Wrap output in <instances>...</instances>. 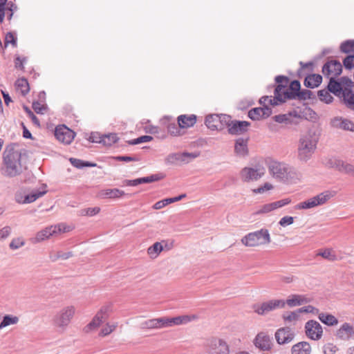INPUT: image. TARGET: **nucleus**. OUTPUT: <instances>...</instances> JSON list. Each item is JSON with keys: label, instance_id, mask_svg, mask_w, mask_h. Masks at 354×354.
<instances>
[{"label": "nucleus", "instance_id": "nucleus-1", "mask_svg": "<svg viewBox=\"0 0 354 354\" xmlns=\"http://www.w3.org/2000/svg\"><path fill=\"white\" fill-rule=\"evenodd\" d=\"M265 164L270 175L275 180L287 183H297L301 179V174L289 164L268 157Z\"/></svg>", "mask_w": 354, "mask_h": 354}, {"label": "nucleus", "instance_id": "nucleus-2", "mask_svg": "<svg viewBox=\"0 0 354 354\" xmlns=\"http://www.w3.org/2000/svg\"><path fill=\"white\" fill-rule=\"evenodd\" d=\"M198 319L195 314L181 315L176 317H160L145 320L140 324L143 330L162 329L177 326L185 325Z\"/></svg>", "mask_w": 354, "mask_h": 354}, {"label": "nucleus", "instance_id": "nucleus-3", "mask_svg": "<svg viewBox=\"0 0 354 354\" xmlns=\"http://www.w3.org/2000/svg\"><path fill=\"white\" fill-rule=\"evenodd\" d=\"M21 158V153L18 151L6 150L3 153V162L1 168V174L9 178L19 175L24 169Z\"/></svg>", "mask_w": 354, "mask_h": 354}, {"label": "nucleus", "instance_id": "nucleus-4", "mask_svg": "<svg viewBox=\"0 0 354 354\" xmlns=\"http://www.w3.org/2000/svg\"><path fill=\"white\" fill-rule=\"evenodd\" d=\"M318 136L314 131L310 130L301 134L298 145V158L302 161L309 160L314 153Z\"/></svg>", "mask_w": 354, "mask_h": 354}, {"label": "nucleus", "instance_id": "nucleus-5", "mask_svg": "<svg viewBox=\"0 0 354 354\" xmlns=\"http://www.w3.org/2000/svg\"><path fill=\"white\" fill-rule=\"evenodd\" d=\"M276 81L279 85L275 88V94L277 99L280 102H285L286 99L295 98L298 95L300 89L299 82L295 80L292 81L290 86L287 87L283 83L288 84V79L283 76H278L276 77Z\"/></svg>", "mask_w": 354, "mask_h": 354}, {"label": "nucleus", "instance_id": "nucleus-6", "mask_svg": "<svg viewBox=\"0 0 354 354\" xmlns=\"http://www.w3.org/2000/svg\"><path fill=\"white\" fill-rule=\"evenodd\" d=\"M270 236L266 229L250 232L241 239V243L246 247H258L268 244L270 242Z\"/></svg>", "mask_w": 354, "mask_h": 354}, {"label": "nucleus", "instance_id": "nucleus-7", "mask_svg": "<svg viewBox=\"0 0 354 354\" xmlns=\"http://www.w3.org/2000/svg\"><path fill=\"white\" fill-rule=\"evenodd\" d=\"M75 314L73 306H66L60 309L53 317V324L59 331H64Z\"/></svg>", "mask_w": 354, "mask_h": 354}, {"label": "nucleus", "instance_id": "nucleus-8", "mask_svg": "<svg viewBox=\"0 0 354 354\" xmlns=\"http://www.w3.org/2000/svg\"><path fill=\"white\" fill-rule=\"evenodd\" d=\"M47 192L46 186L43 185L41 187L31 191H21L16 194L15 201L19 204H28L42 197Z\"/></svg>", "mask_w": 354, "mask_h": 354}, {"label": "nucleus", "instance_id": "nucleus-9", "mask_svg": "<svg viewBox=\"0 0 354 354\" xmlns=\"http://www.w3.org/2000/svg\"><path fill=\"white\" fill-rule=\"evenodd\" d=\"M335 195L334 192L326 191L310 198L305 201L301 202L295 206V209H308L315 207L326 203Z\"/></svg>", "mask_w": 354, "mask_h": 354}, {"label": "nucleus", "instance_id": "nucleus-10", "mask_svg": "<svg viewBox=\"0 0 354 354\" xmlns=\"http://www.w3.org/2000/svg\"><path fill=\"white\" fill-rule=\"evenodd\" d=\"M200 156L198 151L171 153L165 158V163L167 165L177 164H187Z\"/></svg>", "mask_w": 354, "mask_h": 354}, {"label": "nucleus", "instance_id": "nucleus-11", "mask_svg": "<svg viewBox=\"0 0 354 354\" xmlns=\"http://www.w3.org/2000/svg\"><path fill=\"white\" fill-rule=\"evenodd\" d=\"M205 348L208 354H229L230 352L227 342L216 337H213L207 341Z\"/></svg>", "mask_w": 354, "mask_h": 354}, {"label": "nucleus", "instance_id": "nucleus-12", "mask_svg": "<svg viewBox=\"0 0 354 354\" xmlns=\"http://www.w3.org/2000/svg\"><path fill=\"white\" fill-rule=\"evenodd\" d=\"M265 172V169L263 167H245L240 171L239 177L245 183L254 182L261 178Z\"/></svg>", "mask_w": 354, "mask_h": 354}, {"label": "nucleus", "instance_id": "nucleus-13", "mask_svg": "<svg viewBox=\"0 0 354 354\" xmlns=\"http://www.w3.org/2000/svg\"><path fill=\"white\" fill-rule=\"evenodd\" d=\"M110 311V305L102 306L93 319L84 328V331L85 333H91L95 330L107 319Z\"/></svg>", "mask_w": 354, "mask_h": 354}, {"label": "nucleus", "instance_id": "nucleus-14", "mask_svg": "<svg viewBox=\"0 0 354 354\" xmlns=\"http://www.w3.org/2000/svg\"><path fill=\"white\" fill-rule=\"evenodd\" d=\"M230 122V116L227 115L212 114L206 117L205 124L211 130L221 131Z\"/></svg>", "mask_w": 354, "mask_h": 354}, {"label": "nucleus", "instance_id": "nucleus-15", "mask_svg": "<svg viewBox=\"0 0 354 354\" xmlns=\"http://www.w3.org/2000/svg\"><path fill=\"white\" fill-rule=\"evenodd\" d=\"M285 305V300L271 299L256 305L254 310L258 315H263L274 310L283 308Z\"/></svg>", "mask_w": 354, "mask_h": 354}, {"label": "nucleus", "instance_id": "nucleus-16", "mask_svg": "<svg viewBox=\"0 0 354 354\" xmlns=\"http://www.w3.org/2000/svg\"><path fill=\"white\" fill-rule=\"evenodd\" d=\"M55 136L57 140L65 145L70 144L75 138V133L65 125H59L55 128Z\"/></svg>", "mask_w": 354, "mask_h": 354}, {"label": "nucleus", "instance_id": "nucleus-17", "mask_svg": "<svg viewBox=\"0 0 354 354\" xmlns=\"http://www.w3.org/2000/svg\"><path fill=\"white\" fill-rule=\"evenodd\" d=\"M306 334L308 337L313 340L319 339L323 333L322 326L319 322L310 320L305 325Z\"/></svg>", "mask_w": 354, "mask_h": 354}, {"label": "nucleus", "instance_id": "nucleus-18", "mask_svg": "<svg viewBox=\"0 0 354 354\" xmlns=\"http://www.w3.org/2000/svg\"><path fill=\"white\" fill-rule=\"evenodd\" d=\"M253 343L257 348L263 351H270L272 345V337L265 332L259 333Z\"/></svg>", "mask_w": 354, "mask_h": 354}, {"label": "nucleus", "instance_id": "nucleus-19", "mask_svg": "<svg viewBox=\"0 0 354 354\" xmlns=\"http://www.w3.org/2000/svg\"><path fill=\"white\" fill-rule=\"evenodd\" d=\"M342 66L339 62L331 60L324 65L322 72L324 75L331 79L339 75L342 72Z\"/></svg>", "mask_w": 354, "mask_h": 354}, {"label": "nucleus", "instance_id": "nucleus-20", "mask_svg": "<svg viewBox=\"0 0 354 354\" xmlns=\"http://www.w3.org/2000/svg\"><path fill=\"white\" fill-rule=\"evenodd\" d=\"M295 336L294 332L288 327H283L275 333V339L278 344H285L290 342Z\"/></svg>", "mask_w": 354, "mask_h": 354}, {"label": "nucleus", "instance_id": "nucleus-21", "mask_svg": "<svg viewBox=\"0 0 354 354\" xmlns=\"http://www.w3.org/2000/svg\"><path fill=\"white\" fill-rule=\"evenodd\" d=\"M330 124L334 128L354 132V122L349 119L335 117L331 120Z\"/></svg>", "mask_w": 354, "mask_h": 354}, {"label": "nucleus", "instance_id": "nucleus-22", "mask_svg": "<svg viewBox=\"0 0 354 354\" xmlns=\"http://www.w3.org/2000/svg\"><path fill=\"white\" fill-rule=\"evenodd\" d=\"M171 248V245H169L166 241H162L160 242H156L151 246L147 249V254L151 259L157 258L161 252L165 250H169Z\"/></svg>", "mask_w": 354, "mask_h": 354}, {"label": "nucleus", "instance_id": "nucleus-23", "mask_svg": "<svg viewBox=\"0 0 354 354\" xmlns=\"http://www.w3.org/2000/svg\"><path fill=\"white\" fill-rule=\"evenodd\" d=\"M329 166L335 168L340 172L348 174L354 177V166L341 160L334 159L330 160Z\"/></svg>", "mask_w": 354, "mask_h": 354}, {"label": "nucleus", "instance_id": "nucleus-24", "mask_svg": "<svg viewBox=\"0 0 354 354\" xmlns=\"http://www.w3.org/2000/svg\"><path fill=\"white\" fill-rule=\"evenodd\" d=\"M250 124L245 121H232L227 124L226 127H228V131L231 134H241L247 131Z\"/></svg>", "mask_w": 354, "mask_h": 354}, {"label": "nucleus", "instance_id": "nucleus-25", "mask_svg": "<svg viewBox=\"0 0 354 354\" xmlns=\"http://www.w3.org/2000/svg\"><path fill=\"white\" fill-rule=\"evenodd\" d=\"M272 113L270 107H258L250 110L248 116L253 120H259L262 118H268Z\"/></svg>", "mask_w": 354, "mask_h": 354}, {"label": "nucleus", "instance_id": "nucleus-26", "mask_svg": "<svg viewBox=\"0 0 354 354\" xmlns=\"http://www.w3.org/2000/svg\"><path fill=\"white\" fill-rule=\"evenodd\" d=\"M160 179L158 174L151 175L147 177L140 178L134 180H125L123 183L125 186H137L142 183H150L158 181Z\"/></svg>", "mask_w": 354, "mask_h": 354}, {"label": "nucleus", "instance_id": "nucleus-27", "mask_svg": "<svg viewBox=\"0 0 354 354\" xmlns=\"http://www.w3.org/2000/svg\"><path fill=\"white\" fill-rule=\"evenodd\" d=\"M336 335L341 339L348 340L354 335V327L348 323H344L337 330Z\"/></svg>", "mask_w": 354, "mask_h": 354}, {"label": "nucleus", "instance_id": "nucleus-28", "mask_svg": "<svg viewBox=\"0 0 354 354\" xmlns=\"http://www.w3.org/2000/svg\"><path fill=\"white\" fill-rule=\"evenodd\" d=\"M234 153L240 158H244L248 154V140L238 138L234 144Z\"/></svg>", "mask_w": 354, "mask_h": 354}, {"label": "nucleus", "instance_id": "nucleus-29", "mask_svg": "<svg viewBox=\"0 0 354 354\" xmlns=\"http://www.w3.org/2000/svg\"><path fill=\"white\" fill-rule=\"evenodd\" d=\"M285 302L289 307L292 308L308 303L309 299L303 295H291Z\"/></svg>", "mask_w": 354, "mask_h": 354}, {"label": "nucleus", "instance_id": "nucleus-30", "mask_svg": "<svg viewBox=\"0 0 354 354\" xmlns=\"http://www.w3.org/2000/svg\"><path fill=\"white\" fill-rule=\"evenodd\" d=\"M124 194V192L119 189H107L100 190L97 196L100 198H118Z\"/></svg>", "mask_w": 354, "mask_h": 354}, {"label": "nucleus", "instance_id": "nucleus-31", "mask_svg": "<svg viewBox=\"0 0 354 354\" xmlns=\"http://www.w3.org/2000/svg\"><path fill=\"white\" fill-rule=\"evenodd\" d=\"M19 322V318L17 315L7 314L3 316L0 321V330L7 327L17 325Z\"/></svg>", "mask_w": 354, "mask_h": 354}, {"label": "nucleus", "instance_id": "nucleus-32", "mask_svg": "<svg viewBox=\"0 0 354 354\" xmlns=\"http://www.w3.org/2000/svg\"><path fill=\"white\" fill-rule=\"evenodd\" d=\"M50 226L53 236H57L64 233L69 232L75 228L73 225H68L64 223H61L57 225Z\"/></svg>", "mask_w": 354, "mask_h": 354}, {"label": "nucleus", "instance_id": "nucleus-33", "mask_svg": "<svg viewBox=\"0 0 354 354\" xmlns=\"http://www.w3.org/2000/svg\"><path fill=\"white\" fill-rule=\"evenodd\" d=\"M53 236L51 226L46 227L39 231L32 239L33 243H39Z\"/></svg>", "mask_w": 354, "mask_h": 354}, {"label": "nucleus", "instance_id": "nucleus-34", "mask_svg": "<svg viewBox=\"0 0 354 354\" xmlns=\"http://www.w3.org/2000/svg\"><path fill=\"white\" fill-rule=\"evenodd\" d=\"M196 121V115H182L178 118V125L180 128H188L192 127Z\"/></svg>", "mask_w": 354, "mask_h": 354}, {"label": "nucleus", "instance_id": "nucleus-35", "mask_svg": "<svg viewBox=\"0 0 354 354\" xmlns=\"http://www.w3.org/2000/svg\"><path fill=\"white\" fill-rule=\"evenodd\" d=\"M311 346L306 342H301L295 344L292 348V354H310Z\"/></svg>", "mask_w": 354, "mask_h": 354}, {"label": "nucleus", "instance_id": "nucleus-36", "mask_svg": "<svg viewBox=\"0 0 354 354\" xmlns=\"http://www.w3.org/2000/svg\"><path fill=\"white\" fill-rule=\"evenodd\" d=\"M118 140V135L116 133H109L102 135L99 137V140L93 139L92 140L95 142L102 143L104 145L111 146L115 143Z\"/></svg>", "mask_w": 354, "mask_h": 354}, {"label": "nucleus", "instance_id": "nucleus-37", "mask_svg": "<svg viewBox=\"0 0 354 354\" xmlns=\"http://www.w3.org/2000/svg\"><path fill=\"white\" fill-rule=\"evenodd\" d=\"M322 80V77L319 75H310L306 77L304 84L307 87L315 88L320 84Z\"/></svg>", "mask_w": 354, "mask_h": 354}, {"label": "nucleus", "instance_id": "nucleus-38", "mask_svg": "<svg viewBox=\"0 0 354 354\" xmlns=\"http://www.w3.org/2000/svg\"><path fill=\"white\" fill-rule=\"evenodd\" d=\"M282 318L285 323L295 324L300 319V315L298 310L293 312H286L283 314Z\"/></svg>", "mask_w": 354, "mask_h": 354}, {"label": "nucleus", "instance_id": "nucleus-39", "mask_svg": "<svg viewBox=\"0 0 354 354\" xmlns=\"http://www.w3.org/2000/svg\"><path fill=\"white\" fill-rule=\"evenodd\" d=\"M319 319L322 323L328 326H335L338 323V320L335 316L327 313H320Z\"/></svg>", "mask_w": 354, "mask_h": 354}, {"label": "nucleus", "instance_id": "nucleus-40", "mask_svg": "<svg viewBox=\"0 0 354 354\" xmlns=\"http://www.w3.org/2000/svg\"><path fill=\"white\" fill-rule=\"evenodd\" d=\"M16 89L23 95H25L29 91V84L25 78H20L16 81Z\"/></svg>", "mask_w": 354, "mask_h": 354}, {"label": "nucleus", "instance_id": "nucleus-41", "mask_svg": "<svg viewBox=\"0 0 354 354\" xmlns=\"http://www.w3.org/2000/svg\"><path fill=\"white\" fill-rule=\"evenodd\" d=\"M275 96L272 98L270 96H264L261 97L259 100L260 104L263 106V107H269V106H277L279 103H282L283 102H280L277 97V95L274 93Z\"/></svg>", "mask_w": 354, "mask_h": 354}, {"label": "nucleus", "instance_id": "nucleus-42", "mask_svg": "<svg viewBox=\"0 0 354 354\" xmlns=\"http://www.w3.org/2000/svg\"><path fill=\"white\" fill-rule=\"evenodd\" d=\"M317 255L330 261L337 260L335 252L332 248H325L319 251Z\"/></svg>", "mask_w": 354, "mask_h": 354}, {"label": "nucleus", "instance_id": "nucleus-43", "mask_svg": "<svg viewBox=\"0 0 354 354\" xmlns=\"http://www.w3.org/2000/svg\"><path fill=\"white\" fill-rule=\"evenodd\" d=\"M328 88L330 92L334 93L337 96L342 95V88L339 82L335 81L334 78L330 79Z\"/></svg>", "mask_w": 354, "mask_h": 354}, {"label": "nucleus", "instance_id": "nucleus-44", "mask_svg": "<svg viewBox=\"0 0 354 354\" xmlns=\"http://www.w3.org/2000/svg\"><path fill=\"white\" fill-rule=\"evenodd\" d=\"M274 188V186L272 183L270 182H266L259 187L254 189L252 192L256 194H263L273 190Z\"/></svg>", "mask_w": 354, "mask_h": 354}, {"label": "nucleus", "instance_id": "nucleus-45", "mask_svg": "<svg viewBox=\"0 0 354 354\" xmlns=\"http://www.w3.org/2000/svg\"><path fill=\"white\" fill-rule=\"evenodd\" d=\"M342 97L346 106L349 109L354 110V93L351 91H347L342 93Z\"/></svg>", "mask_w": 354, "mask_h": 354}, {"label": "nucleus", "instance_id": "nucleus-46", "mask_svg": "<svg viewBox=\"0 0 354 354\" xmlns=\"http://www.w3.org/2000/svg\"><path fill=\"white\" fill-rule=\"evenodd\" d=\"M6 0H0V22L2 23L6 15L11 18L12 15V10L5 8Z\"/></svg>", "mask_w": 354, "mask_h": 354}, {"label": "nucleus", "instance_id": "nucleus-47", "mask_svg": "<svg viewBox=\"0 0 354 354\" xmlns=\"http://www.w3.org/2000/svg\"><path fill=\"white\" fill-rule=\"evenodd\" d=\"M318 96L321 101L329 104L332 102L333 97L330 95L329 90H321L318 92Z\"/></svg>", "mask_w": 354, "mask_h": 354}, {"label": "nucleus", "instance_id": "nucleus-48", "mask_svg": "<svg viewBox=\"0 0 354 354\" xmlns=\"http://www.w3.org/2000/svg\"><path fill=\"white\" fill-rule=\"evenodd\" d=\"M341 50L345 53H354V40H348L341 44Z\"/></svg>", "mask_w": 354, "mask_h": 354}, {"label": "nucleus", "instance_id": "nucleus-49", "mask_svg": "<svg viewBox=\"0 0 354 354\" xmlns=\"http://www.w3.org/2000/svg\"><path fill=\"white\" fill-rule=\"evenodd\" d=\"M100 212V208L99 207H88L81 209L80 212V214L84 216H93L97 214Z\"/></svg>", "mask_w": 354, "mask_h": 354}, {"label": "nucleus", "instance_id": "nucleus-50", "mask_svg": "<svg viewBox=\"0 0 354 354\" xmlns=\"http://www.w3.org/2000/svg\"><path fill=\"white\" fill-rule=\"evenodd\" d=\"M71 255H72L71 252H58L55 253L54 252H51L50 253L49 258L50 259L51 261H55L56 260H57L59 259H67L69 257H71Z\"/></svg>", "mask_w": 354, "mask_h": 354}, {"label": "nucleus", "instance_id": "nucleus-51", "mask_svg": "<svg viewBox=\"0 0 354 354\" xmlns=\"http://www.w3.org/2000/svg\"><path fill=\"white\" fill-rule=\"evenodd\" d=\"M339 84H341V87L342 88V93H345L347 91H351V88L353 86V82L351 79L343 77L339 81Z\"/></svg>", "mask_w": 354, "mask_h": 354}, {"label": "nucleus", "instance_id": "nucleus-52", "mask_svg": "<svg viewBox=\"0 0 354 354\" xmlns=\"http://www.w3.org/2000/svg\"><path fill=\"white\" fill-rule=\"evenodd\" d=\"M303 117L305 119L310 121H315L317 120V114L316 113L310 108L306 107L302 111Z\"/></svg>", "mask_w": 354, "mask_h": 354}, {"label": "nucleus", "instance_id": "nucleus-53", "mask_svg": "<svg viewBox=\"0 0 354 354\" xmlns=\"http://www.w3.org/2000/svg\"><path fill=\"white\" fill-rule=\"evenodd\" d=\"M291 115H292V113H290L288 114H280V115H275L274 117H273V119L274 120L275 122H277L278 123L288 124V123L291 122V120H290Z\"/></svg>", "mask_w": 354, "mask_h": 354}, {"label": "nucleus", "instance_id": "nucleus-54", "mask_svg": "<svg viewBox=\"0 0 354 354\" xmlns=\"http://www.w3.org/2000/svg\"><path fill=\"white\" fill-rule=\"evenodd\" d=\"M275 210H276V209L274 207V205L273 203L272 202V203H269L263 205L259 208L257 213L258 214H268V213L274 212Z\"/></svg>", "mask_w": 354, "mask_h": 354}, {"label": "nucleus", "instance_id": "nucleus-55", "mask_svg": "<svg viewBox=\"0 0 354 354\" xmlns=\"http://www.w3.org/2000/svg\"><path fill=\"white\" fill-rule=\"evenodd\" d=\"M17 37L13 32H8L5 37L4 47L6 48L8 44H11L13 46H16Z\"/></svg>", "mask_w": 354, "mask_h": 354}, {"label": "nucleus", "instance_id": "nucleus-56", "mask_svg": "<svg viewBox=\"0 0 354 354\" xmlns=\"http://www.w3.org/2000/svg\"><path fill=\"white\" fill-rule=\"evenodd\" d=\"M116 328L115 324L107 323L101 330L100 335L106 336L111 333Z\"/></svg>", "mask_w": 354, "mask_h": 354}, {"label": "nucleus", "instance_id": "nucleus-57", "mask_svg": "<svg viewBox=\"0 0 354 354\" xmlns=\"http://www.w3.org/2000/svg\"><path fill=\"white\" fill-rule=\"evenodd\" d=\"M294 221L295 217L291 216H285L279 220V225L283 227H286L292 225L294 223Z\"/></svg>", "mask_w": 354, "mask_h": 354}, {"label": "nucleus", "instance_id": "nucleus-58", "mask_svg": "<svg viewBox=\"0 0 354 354\" xmlns=\"http://www.w3.org/2000/svg\"><path fill=\"white\" fill-rule=\"evenodd\" d=\"M292 202L290 198H285L277 201L272 202L276 209L283 207L286 205H288Z\"/></svg>", "mask_w": 354, "mask_h": 354}, {"label": "nucleus", "instance_id": "nucleus-59", "mask_svg": "<svg viewBox=\"0 0 354 354\" xmlns=\"http://www.w3.org/2000/svg\"><path fill=\"white\" fill-rule=\"evenodd\" d=\"M179 125L175 123H170L167 127L168 132L171 136H178L180 134V129Z\"/></svg>", "mask_w": 354, "mask_h": 354}, {"label": "nucleus", "instance_id": "nucleus-60", "mask_svg": "<svg viewBox=\"0 0 354 354\" xmlns=\"http://www.w3.org/2000/svg\"><path fill=\"white\" fill-rule=\"evenodd\" d=\"M113 159L118 161H124L126 162H136L139 161V158L136 156H118L113 157Z\"/></svg>", "mask_w": 354, "mask_h": 354}, {"label": "nucleus", "instance_id": "nucleus-61", "mask_svg": "<svg viewBox=\"0 0 354 354\" xmlns=\"http://www.w3.org/2000/svg\"><path fill=\"white\" fill-rule=\"evenodd\" d=\"M24 245V241L21 238H17L12 240L10 248L13 250L19 249Z\"/></svg>", "mask_w": 354, "mask_h": 354}, {"label": "nucleus", "instance_id": "nucleus-62", "mask_svg": "<svg viewBox=\"0 0 354 354\" xmlns=\"http://www.w3.org/2000/svg\"><path fill=\"white\" fill-rule=\"evenodd\" d=\"M297 310L299 313V315H301V313L317 314L318 313V310L312 306H304L299 308Z\"/></svg>", "mask_w": 354, "mask_h": 354}, {"label": "nucleus", "instance_id": "nucleus-63", "mask_svg": "<svg viewBox=\"0 0 354 354\" xmlns=\"http://www.w3.org/2000/svg\"><path fill=\"white\" fill-rule=\"evenodd\" d=\"M152 139H153V138L150 136H142L136 139L133 140L131 142V144L138 145V144H140V143H143V142H148L151 141Z\"/></svg>", "mask_w": 354, "mask_h": 354}, {"label": "nucleus", "instance_id": "nucleus-64", "mask_svg": "<svg viewBox=\"0 0 354 354\" xmlns=\"http://www.w3.org/2000/svg\"><path fill=\"white\" fill-rule=\"evenodd\" d=\"M344 66L346 68H354V55H348L344 59Z\"/></svg>", "mask_w": 354, "mask_h": 354}]
</instances>
